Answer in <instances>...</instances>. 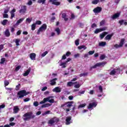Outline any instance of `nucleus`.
<instances>
[{
    "instance_id": "nucleus-42",
    "label": "nucleus",
    "mask_w": 127,
    "mask_h": 127,
    "mask_svg": "<svg viewBox=\"0 0 127 127\" xmlns=\"http://www.w3.org/2000/svg\"><path fill=\"white\" fill-rule=\"evenodd\" d=\"M79 41H80V40H79V39H77V40H76L75 41V45H76V46H78V45H79Z\"/></svg>"
},
{
    "instance_id": "nucleus-10",
    "label": "nucleus",
    "mask_w": 127,
    "mask_h": 127,
    "mask_svg": "<svg viewBox=\"0 0 127 127\" xmlns=\"http://www.w3.org/2000/svg\"><path fill=\"white\" fill-rule=\"evenodd\" d=\"M102 8L100 6H97L95 7L93 10V11L94 13H100L101 11H102Z\"/></svg>"
},
{
    "instance_id": "nucleus-39",
    "label": "nucleus",
    "mask_w": 127,
    "mask_h": 127,
    "mask_svg": "<svg viewBox=\"0 0 127 127\" xmlns=\"http://www.w3.org/2000/svg\"><path fill=\"white\" fill-rule=\"evenodd\" d=\"M20 84H19L18 85L16 86V87L15 88L16 91H18V90H19V89H20Z\"/></svg>"
},
{
    "instance_id": "nucleus-33",
    "label": "nucleus",
    "mask_w": 127,
    "mask_h": 127,
    "mask_svg": "<svg viewBox=\"0 0 127 127\" xmlns=\"http://www.w3.org/2000/svg\"><path fill=\"white\" fill-rule=\"evenodd\" d=\"M23 21V19H22V18L19 19V20H18L17 21L16 24L17 25H18V24H19L21 22H22Z\"/></svg>"
},
{
    "instance_id": "nucleus-24",
    "label": "nucleus",
    "mask_w": 127,
    "mask_h": 127,
    "mask_svg": "<svg viewBox=\"0 0 127 127\" xmlns=\"http://www.w3.org/2000/svg\"><path fill=\"white\" fill-rule=\"evenodd\" d=\"M67 16V14L66 13H63L62 14V17L64 19L65 21H67L68 19L67 17H66Z\"/></svg>"
},
{
    "instance_id": "nucleus-49",
    "label": "nucleus",
    "mask_w": 127,
    "mask_h": 127,
    "mask_svg": "<svg viewBox=\"0 0 127 127\" xmlns=\"http://www.w3.org/2000/svg\"><path fill=\"white\" fill-rule=\"evenodd\" d=\"M26 21L28 23H30V22H31V21H32V19L27 18L26 19Z\"/></svg>"
},
{
    "instance_id": "nucleus-61",
    "label": "nucleus",
    "mask_w": 127,
    "mask_h": 127,
    "mask_svg": "<svg viewBox=\"0 0 127 127\" xmlns=\"http://www.w3.org/2000/svg\"><path fill=\"white\" fill-rule=\"evenodd\" d=\"M81 85H80V84H77L74 85V87H75L76 89H78L79 87H80Z\"/></svg>"
},
{
    "instance_id": "nucleus-46",
    "label": "nucleus",
    "mask_w": 127,
    "mask_h": 127,
    "mask_svg": "<svg viewBox=\"0 0 127 127\" xmlns=\"http://www.w3.org/2000/svg\"><path fill=\"white\" fill-rule=\"evenodd\" d=\"M83 94H85V90H82L81 91H79L78 93V96H81V95H82Z\"/></svg>"
},
{
    "instance_id": "nucleus-34",
    "label": "nucleus",
    "mask_w": 127,
    "mask_h": 127,
    "mask_svg": "<svg viewBox=\"0 0 127 127\" xmlns=\"http://www.w3.org/2000/svg\"><path fill=\"white\" fill-rule=\"evenodd\" d=\"M55 31H56V32L58 35H60V33H61V31H60V29L59 28H57L55 29Z\"/></svg>"
},
{
    "instance_id": "nucleus-21",
    "label": "nucleus",
    "mask_w": 127,
    "mask_h": 127,
    "mask_svg": "<svg viewBox=\"0 0 127 127\" xmlns=\"http://www.w3.org/2000/svg\"><path fill=\"white\" fill-rule=\"evenodd\" d=\"M108 33H108V32H104L102 34H100V37L101 39H103V38H104V37H105V36H106V35H107V34Z\"/></svg>"
},
{
    "instance_id": "nucleus-13",
    "label": "nucleus",
    "mask_w": 127,
    "mask_h": 127,
    "mask_svg": "<svg viewBox=\"0 0 127 127\" xmlns=\"http://www.w3.org/2000/svg\"><path fill=\"white\" fill-rule=\"evenodd\" d=\"M97 107V103L96 102H93L92 103H89L88 109H92V108Z\"/></svg>"
},
{
    "instance_id": "nucleus-41",
    "label": "nucleus",
    "mask_w": 127,
    "mask_h": 127,
    "mask_svg": "<svg viewBox=\"0 0 127 127\" xmlns=\"http://www.w3.org/2000/svg\"><path fill=\"white\" fill-rule=\"evenodd\" d=\"M84 107H86V104H80L78 106V109H80V108H84Z\"/></svg>"
},
{
    "instance_id": "nucleus-38",
    "label": "nucleus",
    "mask_w": 127,
    "mask_h": 127,
    "mask_svg": "<svg viewBox=\"0 0 127 127\" xmlns=\"http://www.w3.org/2000/svg\"><path fill=\"white\" fill-rule=\"evenodd\" d=\"M4 62H5V58H1L0 60V64H3V63H4Z\"/></svg>"
},
{
    "instance_id": "nucleus-52",
    "label": "nucleus",
    "mask_w": 127,
    "mask_h": 127,
    "mask_svg": "<svg viewBox=\"0 0 127 127\" xmlns=\"http://www.w3.org/2000/svg\"><path fill=\"white\" fill-rule=\"evenodd\" d=\"M95 53V51H90L88 52L89 55H93Z\"/></svg>"
},
{
    "instance_id": "nucleus-5",
    "label": "nucleus",
    "mask_w": 127,
    "mask_h": 127,
    "mask_svg": "<svg viewBox=\"0 0 127 127\" xmlns=\"http://www.w3.org/2000/svg\"><path fill=\"white\" fill-rule=\"evenodd\" d=\"M47 29V25L46 24H43L38 29L37 34H40V32H42V31L44 30H46Z\"/></svg>"
},
{
    "instance_id": "nucleus-20",
    "label": "nucleus",
    "mask_w": 127,
    "mask_h": 127,
    "mask_svg": "<svg viewBox=\"0 0 127 127\" xmlns=\"http://www.w3.org/2000/svg\"><path fill=\"white\" fill-rule=\"evenodd\" d=\"M57 80V78H54L52 80H51L50 82H51V86H54L55 85H56V81Z\"/></svg>"
},
{
    "instance_id": "nucleus-56",
    "label": "nucleus",
    "mask_w": 127,
    "mask_h": 127,
    "mask_svg": "<svg viewBox=\"0 0 127 127\" xmlns=\"http://www.w3.org/2000/svg\"><path fill=\"white\" fill-rule=\"evenodd\" d=\"M99 90L100 93H103V87H102V86L100 85L99 86Z\"/></svg>"
},
{
    "instance_id": "nucleus-9",
    "label": "nucleus",
    "mask_w": 127,
    "mask_h": 127,
    "mask_svg": "<svg viewBox=\"0 0 127 127\" xmlns=\"http://www.w3.org/2000/svg\"><path fill=\"white\" fill-rule=\"evenodd\" d=\"M57 0H49V2H51L52 4H54V5H60V4H61V2Z\"/></svg>"
},
{
    "instance_id": "nucleus-55",
    "label": "nucleus",
    "mask_w": 127,
    "mask_h": 127,
    "mask_svg": "<svg viewBox=\"0 0 127 127\" xmlns=\"http://www.w3.org/2000/svg\"><path fill=\"white\" fill-rule=\"evenodd\" d=\"M24 102H29V101H30V98H26L23 99Z\"/></svg>"
},
{
    "instance_id": "nucleus-2",
    "label": "nucleus",
    "mask_w": 127,
    "mask_h": 127,
    "mask_svg": "<svg viewBox=\"0 0 127 127\" xmlns=\"http://www.w3.org/2000/svg\"><path fill=\"white\" fill-rule=\"evenodd\" d=\"M29 94H30L29 91L26 92V90H22L18 92L17 93V97L18 99H22V98H24L25 96H27Z\"/></svg>"
},
{
    "instance_id": "nucleus-30",
    "label": "nucleus",
    "mask_w": 127,
    "mask_h": 127,
    "mask_svg": "<svg viewBox=\"0 0 127 127\" xmlns=\"http://www.w3.org/2000/svg\"><path fill=\"white\" fill-rule=\"evenodd\" d=\"M45 1H46V0H38L37 2L38 3H42V4H44V3H45Z\"/></svg>"
},
{
    "instance_id": "nucleus-16",
    "label": "nucleus",
    "mask_w": 127,
    "mask_h": 127,
    "mask_svg": "<svg viewBox=\"0 0 127 127\" xmlns=\"http://www.w3.org/2000/svg\"><path fill=\"white\" fill-rule=\"evenodd\" d=\"M4 35L6 37H9L10 36V32H9V30L6 29L4 32Z\"/></svg>"
},
{
    "instance_id": "nucleus-64",
    "label": "nucleus",
    "mask_w": 127,
    "mask_h": 127,
    "mask_svg": "<svg viewBox=\"0 0 127 127\" xmlns=\"http://www.w3.org/2000/svg\"><path fill=\"white\" fill-rule=\"evenodd\" d=\"M46 90H47V86H45V87H44L42 89V91H46Z\"/></svg>"
},
{
    "instance_id": "nucleus-32",
    "label": "nucleus",
    "mask_w": 127,
    "mask_h": 127,
    "mask_svg": "<svg viewBox=\"0 0 127 127\" xmlns=\"http://www.w3.org/2000/svg\"><path fill=\"white\" fill-rule=\"evenodd\" d=\"M35 28H36V24L33 23L31 25V30H35Z\"/></svg>"
},
{
    "instance_id": "nucleus-14",
    "label": "nucleus",
    "mask_w": 127,
    "mask_h": 127,
    "mask_svg": "<svg viewBox=\"0 0 127 127\" xmlns=\"http://www.w3.org/2000/svg\"><path fill=\"white\" fill-rule=\"evenodd\" d=\"M117 71H120V68H114L110 72V75H114L117 73Z\"/></svg>"
},
{
    "instance_id": "nucleus-45",
    "label": "nucleus",
    "mask_w": 127,
    "mask_h": 127,
    "mask_svg": "<svg viewBox=\"0 0 127 127\" xmlns=\"http://www.w3.org/2000/svg\"><path fill=\"white\" fill-rule=\"evenodd\" d=\"M42 23V22H41V21L40 20H38L36 21V23H35V24H37L38 25H40V24H41Z\"/></svg>"
},
{
    "instance_id": "nucleus-31",
    "label": "nucleus",
    "mask_w": 127,
    "mask_h": 127,
    "mask_svg": "<svg viewBox=\"0 0 127 127\" xmlns=\"http://www.w3.org/2000/svg\"><path fill=\"white\" fill-rule=\"evenodd\" d=\"M106 23V20H102L100 22V26H103V25H105V24Z\"/></svg>"
},
{
    "instance_id": "nucleus-37",
    "label": "nucleus",
    "mask_w": 127,
    "mask_h": 127,
    "mask_svg": "<svg viewBox=\"0 0 127 127\" xmlns=\"http://www.w3.org/2000/svg\"><path fill=\"white\" fill-rule=\"evenodd\" d=\"M7 21L8 20L6 19H4L3 20L2 22H1V24L2 25H5L6 24V23H7Z\"/></svg>"
},
{
    "instance_id": "nucleus-15",
    "label": "nucleus",
    "mask_w": 127,
    "mask_h": 127,
    "mask_svg": "<svg viewBox=\"0 0 127 127\" xmlns=\"http://www.w3.org/2000/svg\"><path fill=\"white\" fill-rule=\"evenodd\" d=\"M74 104V101H68L66 102V107L67 108H71Z\"/></svg>"
},
{
    "instance_id": "nucleus-51",
    "label": "nucleus",
    "mask_w": 127,
    "mask_h": 127,
    "mask_svg": "<svg viewBox=\"0 0 127 127\" xmlns=\"http://www.w3.org/2000/svg\"><path fill=\"white\" fill-rule=\"evenodd\" d=\"M8 85H9V82H8V81L7 80H5L4 86H8Z\"/></svg>"
},
{
    "instance_id": "nucleus-54",
    "label": "nucleus",
    "mask_w": 127,
    "mask_h": 127,
    "mask_svg": "<svg viewBox=\"0 0 127 127\" xmlns=\"http://www.w3.org/2000/svg\"><path fill=\"white\" fill-rule=\"evenodd\" d=\"M95 27H97V24L94 23L91 25V28H95Z\"/></svg>"
},
{
    "instance_id": "nucleus-1",
    "label": "nucleus",
    "mask_w": 127,
    "mask_h": 127,
    "mask_svg": "<svg viewBox=\"0 0 127 127\" xmlns=\"http://www.w3.org/2000/svg\"><path fill=\"white\" fill-rule=\"evenodd\" d=\"M34 118H35V115L33 114V113H32V112H30L25 113L22 116V119H23V121H29V120L34 119Z\"/></svg>"
},
{
    "instance_id": "nucleus-36",
    "label": "nucleus",
    "mask_w": 127,
    "mask_h": 127,
    "mask_svg": "<svg viewBox=\"0 0 127 127\" xmlns=\"http://www.w3.org/2000/svg\"><path fill=\"white\" fill-rule=\"evenodd\" d=\"M20 42V40L19 39H17L15 40V43L16 46H19V42Z\"/></svg>"
},
{
    "instance_id": "nucleus-29",
    "label": "nucleus",
    "mask_w": 127,
    "mask_h": 127,
    "mask_svg": "<svg viewBox=\"0 0 127 127\" xmlns=\"http://www.w3.org/2000/svg\"><path fill=\"white\" fill-rule=\"evenodd\" d=\"M125 38L121 39L120 41V45L121 47H123V46H124V44H125Z\"/></svg>"
},
{
    "instance_id": "nucleus-3",
    "label": "nucleus",
    "mask_w": 127,
    "mask_h": 127,
    "mask_svg": "<svg viewBox=\"0 0 127 127\" xmlns=\"http://www.w3.org/2000/svg\"><path fill=\"white\" fill-rule=\"evenodd\" d=\"M53 98H54V96H50L47 98H45L42 101L40 102V104L41 105L42 104H45L46 102L51 103V104H53V103H55V101L54 99H53Z\"/></svg>"
},
{
    "instance_id": "nucleus-17",
    "label": "nucleus",
    "mask_w": 127,
    "mask_h": 127,
    "mask_svg": "<svg viewBox=\"0 0 127 127\" xmlns=\"http://www.w3.org/2000/svg\"><path fill=\"white\" fill-rule=\"evenodd\" d=\"M114 36V33H112L111 34H108L105 37L106 40H111L112 37Z\"/></svg>"
},
{
    "instance_id": "nucleus-28",
    "label": "nucleus",
    "mask_w": 127,
    "mask_h": 127,
    "mask_svg": "<svg viewBox=\"0 0 127 127\" xmlns=\"http://www.w3.org/2000/svg\"><path fill=\"white\" fill-rule=\"evenodd\" d=\"M78 49H79V50H81V49H84V50H85L87 49V47H86L85 45H81L78 47Z\"/></svg>"
},
{
    "instance_id": "nucleus-8",
    "label": "nucleus",
    "mask_w": 127,
    "mask_h": 127,
    "mask_svg": "<svg viewBox=\"0 0 127 127\" xmlns=\"http://www.w3.org/2000/svg\"><path fill=\"white\" fill-rule=\"evenodd\" d=\"M107 27H103L102 28H97L94 31V33L95 34H98V33H99V32H102V31H105V30H107Z\"/></svg>"
},
{
    "instance_id": "nucleus-19",
    "label": "nucleus",
    "mask_w": 127,
    "mask_h": 127,
    "mask_svg": "<svg viewBox=\"0 0 127 127\" xmlns=\"http://www.w3.org/2000/svg\"><path fill=\"white\" fill-rule=\"evenodd\" d=\"M53 92H56V93H60L61 92V89L59 87H56L53 89Z\"/></svg>"
},
{
    "instance_id": "nucleus-25",
    "label": "nucleus",
    "mask_w": 127,
    "mask_h": 127,
    "mask_svg": "<svg viewBox=\"0 0 127 127\" xmlns=\"http://www.w3.org/2000/svg\"><path fill=\"white\" fill-rule=\"evenodd\" d=\"M30 71H31V68H29L28 69L25 73H23V76H24L25 77L26 76H28V75L29 74V73L30 72Z\"/></svg>"
},
{
    "instance_id": "nucleus-27",
    "label": "nucleus",
    "mask_w": 127,
    "mask_h": 127,
    "mask_svg": "<svg viewBox=\"0 0 127 127\" xmlns=\"http://www.w3.org/2000/svg\"><path fill=\"white\" fill-rule=\"evenodd\" d=\"M18 111H19V108H18V107H14L13 112L15 113V114H17V113H18Z\"/></svg>"
},
{
    "instance_id": "nucleus-40",
    "label": "nucleus",
    "mask_w": 127,
    "mask_h": 127,
    "mask_svg": "<svg viewBox=\"0 0 127 127\" xmlns=\"http://www.w3.org/2000/svg\"><path fill=\"white\" fill-rule=\"evenodd\" d=\"M47 54H48V51H46L45 52H44V53L42 54L41 56H42V57H44L46 56V55H47Z\"/></svg>"
},
{
    "instance_id": "nucleus-63",
    "label": "nucleus",
    "mask_w": 127,
    "mask_h": 127,
    "mask_svg": "<svg viewBox=\"0 0 127 127\" xmlns=\"http://www.w3.org/2000/svg\"><path fill=\"white\" fill-rule=\"evenodd\" d=\"M53 36H55V32H52L51 33V35L49 36V37H53Z\"/></svg>"
},
{
    "instance_id": "nucleus-57",
    "label": "nucleus",
    "mask_w": 127,
    "mask_h": 127,
    "mask_svg": "<svg viewBox=\"0 0 127 127\" xmlns=\"http://www.w3.org/2000/svg\"><path fill=\"white\" fill-rule=\"evenodd\" d=\"M3 18H8V15L7 14H3Z\"/></svg>"
},
{
    "instance_id": "nucleus-18",
    "label": "nucleus",
    "mask_w": 127,
    "mask_h": 127,
    "mask_svg": "<svg viewBox=\"0 0 127 127\" xmlns=\"http://www.w3.org/2000/svg\"><path fill=\"white\" fill-rule=\"evenodd\" d=\"M30 58L31 60H35V58H36V54L35 53H31L30 54Z\"/></svg>"
},
{
    "instance_id": "nucleus-43",
    "label": "nucleus",
    "mask_w": 127,
    "mask_h": 127,
    "mask_svg": "<svg viewBox=\"0 0 127 127\" xmlns=\"http://www.w3.org/2000/svg\"><path fill=\"white\" fill-rule=\"evenodd\" d=\"M99 2V0H94L92 1V3L93 4H97V3Z\"/></svg>"
},
{
    "instance_id": "nucleus-7",
    "label": "nucleus",
    "mask_w": 127,
    "mask_h": 127,
    "mask_svg": "<svg viewBox=\"0 0 127 127\" xmlns=\"http://www.w3.org/2000/svg\"><path fill=\"white\" fill-rule=\"evenodd\" d=\"M58 122H59V119L53 118L49 121L48 124L49 125H51V126H53L54 124H55V123H58Z\"/></svg>"
},
{
    "instance_id": "nucleus-23",
    "label": "nucleus",
    "mask_w": 127,
    "mask_h": 127,
    "mask_svg": "<svg viewBox=\"0 0 127 127\" xmlns=\"http://www.w3.org/2000/svg\"><path fill=\"white\" fill-rule=\"evenodd\" d=\"M119 23L120 24V25H123L124 24L125 25H127V22H125V20L122 19L119 21Z\"/></svg>"
},
{
    "instance_id": "nucleus-59",
    "label": "nucleus",
    "mask_w": 127,
    "mask_h": 127,
    "mask_svg": "<svg viewBox=\"0 0 127 127\" xmlns=\"http://www.w3.org/2000/svg\"><path fill=\"white\" fill-rule=\"evenodd\" d=\"M105 55H102L101 56H100V60H104V59H105Z\"/></svg>"
},
{
    "instance_id": "nucleus-26",
    "label": "nucleus",
    "mask_w": 127,
    "mask_h": 127,
    "mask_svg": "<svg viewBox=\"0 0 127 127\" xmlns=\"http://www.w3.org/2000/svg\"><path fill=\"white\" fill-rule=\"evenodd\" d=\"M51 106V104L47 103L43 104L41 106V108L43 109V108H48V107H50Z\"/></svg>"
},
{
    "instance_id": "nucleus-12",
    "label": "nucleus",
    "mask_w": 127,
    "mask_h": 127,
    "mask_svg": "<svg viewBox=\"0 0 127 127\" xmlns=\"http://www.w3.org/2000/svg\"><path fill=\"white\" fill-rule=\"evenodd\" d=\"M120 15H121V13L117 12L114 14L113 15H112L111 16V18L112 19H116V18L120 17Z\"/></svg>"
},
{
    "instance_id": "nucleus-62",
    "label": "nucleus",
    "mask_w": 127,
    "mask_h": 127,
    "mask_svg": "<svg viewBox=\"0 0 127 127\" xmlns=\"http://www.w3.org/2000/svg\"><path fill=\"white\" fill-rule=\"evenodd\" d=\"M27 4H28V5H32V1L29 0V1L27 2Z\"/></svg>"
},
{
    "instance_id": "nucleus-4",
    "label": "nucleus",
    "mask_w": 127,
    "mask_h": 127,
    "mask_svg": "<svg viewBox=\"0 0 127 127\" xmlns=\"http://www.w3.org/2000/svg\"><path fill=\"white\" fill-rule=\"evenodd\" d=\"M106 64H107V63L105 62L97 63L92 66H91L90 69L91 70H92V69H96L97 67H104L105 65H106Z\"/></svg>"
},
{
    "instance_id": "nucleus-60",
    "label": "nucleus",
    "mask_w": 127,
    "mask_h": 127,
    "mask_svg": "<svg viewBox=\"0 0 127 127\" xmlns=\"http://www.w3.org/2000/svg\"><path fill=\"white\" fill-rule=\"evenodd\" d=\"M75 19V15L73 13H71L70 19Z\"/></svg>"
},
{
    "instance_id": "nucleus-35",
    "label": "nucleus",
    "mask_w": 127,
    "mask_h": 127,
    "mask_svg": "<svg viewBox=\"0 0 127 127\" xmlns=\"http://www.w3.org/2000/svg\"><path fill=\"white\" fill-rule=\"evenodd\" d=\"M67 63L64 62V63H61L60 64V66H63L62 68H66V64Z\"/></svg>"
},
{
    "instance_id": "nucleus-58",
    "label": "nucleus",
    "mask_w": 127,
    "mask_h": 127,
    "mask_svg": "<svg viewBox=\"0 0 127 127\" xmlns=\"http://www.w3.org/2000/svg\"><path fill=\"white\" fill-rule=\"evenodd\" d=\"M69 55H71V52H67L65 54V56L67 57H69Z\"/></svg>"
},
{
    "instance_id": "nucleus-6",
    "label": "nucleus",
    "mask_w": 127,
    "mask_h": 127,
    "mask_svg": "<svg viewBox=\"0 0 127 127\" xmlns=\"http://www.w3.org/2000/svg\"><path fill=\"white\" fill-rule=\"evenodd\" d=\"M27 10V6L26 5H23L21 6V9L19 10V12L21 14H25Z\"/></svg>"
},
{
    "instance_id": "nucleus-48",
    "label": "nucleus",
    "mask_w": 127,
    "mask_h": 127,
    "mask_svg": "<svg viewBox=\"0 0 127 127\" xmlns=\"http://www.w3.org/2000/svg\"><path fill=\"white\" fill-rule=\"evenodd\" d=\"M74 84L73 82H72L71 81L68 82H67V86H68V87H71L72 86V85H73Z\"/></svg>"
},
{
    "instance_id": "nucleus-53",
    "label": "nucleus",
    "mask_w": 127,
    "mask_h": 127,
    "mask_svg": "<svg viewBox=\"0 0 127 127\" xmlns=\"http://www.w3.org/2000/svg\"><path fill=\"white\" fill-rule=\"evenodd\" d=\"M88 75V73H81L80 74V77H83L84 76H87Z\"/></svg>"
},
{
    "instance_id": "nucleus-44",
    "label": "nucleus",
    "mask_w": 127,
    "mask_h": 127,
    "mask_svg": "<svg viewBox=\"0 0 127 127\" xmlns=\"http://www.w3.org/2000/svg\"><path fill=\"white\" fill-rule=\"evenodd\" d=\"M20 68H21V65H18L17 67H15V70L17 72V71L19 70V69H20Z\"/></svg>"
},
{
    "instance_id": "nucleus-22",
    "label": "nucleus",
    "mask_w": 127,
    "mask_h": 127,
    "mask_svg": "<svg viewBox=\"0 0 127 127\" xmlns=\"http://www.w3.org/2000/svg\"><path fill=\"white\" fill-rule=\"evenodd\" d=\"M107 45V43L106 42H101L99 43L98 46L100 47H104V46H106Z\"/></svg>"
},
{
    "instance_id": "nucleus-11",
    "label": "nucleus",
    "mask_w": 127,
    "mask_h": 127,
    "mask_svg": "<svg viewBox=\"0 0 127 127\" xmlns=\"http://www.w3.org/2000/svg\"><path fill=\"white\" fill-rule=\"evenodd\" d=\"M71 120H72V117L71 116H68L65 119V124L66 125H70L71 123Z\"/></svg>"
},
{
    "instance_id": "nucleus-47",
    "label": "nucleus",
    "mask_w": 127,
    "mask_h": 127,
    "mask_svg": "<svg viewBox=\"0 0 127 127\" xmlns=\"http://www.w3.org/2000/svg\"><path fill=\"white\" fill-rule=\"evenodd\" d=\"M33 105L35 107H38L39 103L37 101H35L33 103Z\"/></svg>"
},
{
    "instance_id": "nucleus-50",
    "label": "nucleus",
    "mask_w": 127,
    "mask_h": 127,
    "mask_svg": "<svg viewBox=\"0 0 127 127\" xmlns=\"http://www.w3.org/2000/svg\"><path fill=\"white\" fill-rule=\"evenodd\" d=\"M114 47H115V48L118 49V48H120V47H122L120 45H118V44H116L114 45Z\"/></svg>"
}]
</instances>
